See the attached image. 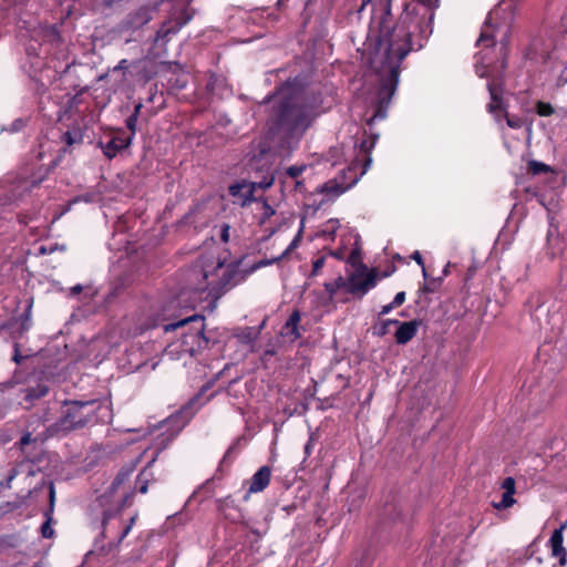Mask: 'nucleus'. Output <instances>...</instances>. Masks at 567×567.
<instances>
[{
	"instance_id": "47",
	"label": "nucleus",
	"mask_w": 567,
	"mask_h": 567,
	"mask_svg": "<svg viewBox=\"0 0 567 567\" xmlns=\"http://www.w3.org/2000/svg\"><path fill=\"white\" fill-rule=\"evenodd\" d=\"M559 82L567 83V65L565 66V69L563 70V72L559 76Z\"/></svg>"
},
{
	"instance_id": "54",
	"label": "nucleus",
	"mask_w": 567,
	"mask_h": 567,
	"mask_svg": "<svg viewBox=\"0 0 567 567\" xmlns=\"http://www.w3.org/2000/svg\"><path fill=\"white\" fill-rule=\"evenodd\" d=\"M249 166H250V169H251V171H256V173H257V172H258V169H259V167L257 166V164L255 163V161H251V163H250V165H249Z\"/></svg>"
},
{
	"instance_id": "11",
	"label": "nucleus",
	"mask_w": 567,
	"mask_h": 567,
	"mask_svg": "<svg viewBox=\"0 0 567 567\" xmlns=\"http://www.w3.org/2000/svg\"><path fill=\"white\" fill-rule=\"evenodd\" d=\"M192 18L193 14H190L187 9H183L177 17L164 21L156 32L154 44L165 47L171 41L172 37L176 35Z\"/></svg>"
},
{
	"instance_id": "58",
	"label": "nucleus",
	"mask_w": 567,
	"mask_h": 567,
	"mask_svg": "<svg viewBox=\"0 0 567 567\" xmlns=\"http://www.w3.org/2000/svg\"><path fill=\"white\" fill-rule=\"evenodd\" d=\"M171 422H172L171 420H166L165 422H163V423L161 424V427H168V425H169V423H171Z\"/></svg>"
},
{
	"instance_id": "59",
	"label": "nucleus",
	"mask_w": 567,
	"mask_h": 567,
	"mask_svg": "<svg viewBox=\"0 0 567 567\" xmlns=\"http://www.w3.org/2000/svg\"><path fill=\"white\" fill-rule=\"evenodd\" d=\"M391 258H392V261H393L394 259H399V260H401V256H400L399 254H392V255H391Z\"/></svg>"
},
{
	"instance_id": "26",
	"label": "nucleus",
	"mask_w": 567,
	"mask_h": 567,
	"mask_svg": "<svg viewBox=\"0 0 567 567\" xmlns=\"http://www.w3.org/2000/svg\"><path fill=\"white\" fill-rule=\"evenodd\" d=\"M47 520L41 526V535L44 538H51L54 535V529L51 526L52 517L49 512L45 513Z\"/></svg>"
},
{
	"instance_id": "23",
	"label": "nucleus",
	"mask_w": 567,
	"mask_h": 567,
	"mask_svg": "<svg viewBox=\"0 0 567 567\" xmlns=\"http://www.w3.org/2000/svg\"><path fill=\"white\" fill-rule=\"evenodd\" d=\"M49 389L47 385H38L37 388L29 389L25 399L29 401L40 399L48 393Z\"/></svg>"
},
{
	"instance_id": "13",
	"label": "nucleus",
	"mask_w": 567,
	"mask_h": 567,
	"mask_svg": "<svg viewBox=\"0 0 567 567\" xmlns=\"http://www.w3.org/2000/svg\"><path fill=\"white\" fill-rule=\"evenodd\" d=\"M301 313L298 309H295L285 324L281 327L280 334L293 342L301 338L303 329L300 327Z\"/></svg>"
},
{
	"instance_id": "60",
	"label": "nucleus",
	"mask_w": 567,
	"mask_h": 567,
	"mask_svg": "<svg viewBox=\"0 0 567 567\" xmlns=\"http://www.w3.org/2000/svg\"><path fill=\"white\" fill-rule=\"evenodd\" d=\"M384 13L390 14V2L386 3V6L384 8Z\"/></svg>"
},
{
	"instance_id": "18",
	"label": "nucleus",
	"mask_w": 567,
	"mask_h": 567,
	"mask_svg": "<svg viewBox=\"0 0 567 567\" xmlns=\"http://www.w3.org/2000/svg\"><path fill=\"white\" fill-rule=\"evenodd\" d=\"M318 190L322 194H326L330 198H334L343 194L346 188L337 182L330 181L320 186Z\"/></svg>"
},
{
	"instance_id": "7",
	"label": "nucleus",
	"mask_w": 567,
	"mask_h": 567,
	"mask_svg": "<svg viewBox=\"0 0 567 567\" xmlns=\"http://www.w3.org/2000/svg\"><path fill=\"white\" fill-rule=\"evenodd\" d=\"M389 105L390 85L384 82L371 104L372 115L367 118V125L370 130V137L362 140L359 144L360 152L364 155L369 154L375 145L379 135L373 132V125L377 122L384 121L386 118Z\"/></svg>"
},
{
	"instance_id": "62",
	"label": "nucleus",
	"mask_w": 567,
	"mask_h": 567,
	"mask_svg": "<svg viewBox=\"0 0 567 567\" xmlns=\"http://www.w3.org/2000/svg\"><path fill=\"white\" fill-rule=\"evenodd\" d=\"M158 452L155 454V456L148 462L147 466H151L155 460H156V456H157Z\"/></svg>"
},
{
	"instance_id": "46",
	"label": "nucleus",
	"mask_w": 567,
	"mask_h": 567,
	"mask_svg": "<svg viewBox=\"0 0 567 567\" xmlns=\"http://www.w3.org/2000/svg\"><path fill=\"white\" fill-rule=\"evenodd\" d=\"M22 359H23V357H22V355H20V353H19L18 344H16V346H14V355H13V361H14L16 363H20Z\"/></svg>"
},
{
	"instance_id": "12",
	"label": "nucleus",
	"mask_w": 567,
	"mask_h": 567,
	"mask_svg": "<svg viewBox=\"0 0 567 567\" xmlns=\"http://www.w3.org/2000/svg\"><path fill=\"white\" fill-rule=\"evenodd\" d=\"M567 527V522L563 523L558 528H556L549 540L548 545L551 549V555L559 559V565L565 566L567 563V551L563 545L564 543V530Z\"/></svg>"
},
{
	"instance_id": "61",
	"label": "nucleus",
	"mask_w": 567,
	"mask_h": 567,
	"mask_svg": "<svg viewBox=\"0 0 567 567\" xmlns=\"http://www.w3.org/2000/svg\"><path fill=\"white\" fill-rule=\"evenodd\" d=\"M449 267H450V264H447V265L444 267V269H443V275H444V276H447V274H449Z\"/></svg>"
},
{
	"instance_id": "29",
	"label": "nucleus",
	"mask_w": 567,
	"mask_h": 567,
	"mask_svg": "<svg viewBox=\"0 0 567 567\" xmlns=\"http://www.w3.org/2000/svg\"><path fill=\"white\" fill-rule=\"evenodd\" d=\"M306 169V165H292L286 169V175L292 179H296Z\"/></svg>"
},
{
	"instance_id": "43",
	"label": "nucleus",
	"mask_w": 567,
	"mask_h": 567,
	"mask_svg": "<svg viewBox=\"0 0 567 567\" xmlns=\"http://www.w3.org/2000/svg\"><path fill=\"white\" fill-rule=\"evenodd\" d=\"M31 327V319L29 315H25L21 321V332L29 330Z\"/></svg>"
},
{
	"instance_id": "35",
	"label": "nucleus",
	"mask_w": 567,
	"mask_h": 567,
	"mask_svg": "<svg viewBox=\"0 0 567 567\" xmlns=\"http://www.w3.org/2000/svg\"><path fill=\"white\" fill-rule=\"evenodd\" d=\"M502 488L504 492L515 494V480L511 476L506 477L502 483Z\"/></svg>"
},
{
	"instance_id": "21",
	"label": "nucleus",
	"mask_w": 567,
	"mask_h": 567,
	"mask_svg": "<svg viewBox=\"0 0 567 567\" xmlns=\"http://www.w3.org/2000/svg\"><path fill=\"white\" fill-rule=\"evenodd\" d=\"M441 284H442L441 277L431 278V279H429L426 277L424 285L420 288V290L422 292H427V293L435 292L440 288Z\"/></svg>"
},
{
	"instance_id": "14",
	"label": "nucleus",
	"mask_w": 567,
	"mask_h": 567,
	"mask_svg": "<svg viewBox=\"0 0 567 567\" xmlns=\"http://www.w3.org/2000/svg\"><path fill=\"white\" fill-rule=\"evenodd\" d=\"M392 324H398V329L394 334L396 342L399 344H405L415 337L419 330L420 322L417 320H411L405 322L392 320Z\"/></svg>"
},
{
	"instance_id": "50",
	"label": "nucleus",
	"mask_w": 567,
	"mask_h": 567,
	"mask_svg": "<svg viewBox=\"0 0 567 567\" xmlns=\"http://www.w3.org/2000/svg\"><path fill=\"white\" fill-rule=\"evenodd\" d=\"M142 109H143V104L142 103L135 104L134 112L132 114H136V116L138 117Z\"/></svg>"
},
{
	"instance_id": "10",
	"label": "nucleus",
	"mask_w": 567,
	"mask_h": 567,
	"mask_svg": "<svg viewBox=\"0 0 567 567\" xmlns=\"http://www.w3.org/2000/svg\"><path fill=\"white\" fill-rule=\"evenodd\" d=\"M491 102L487 104V111L494 116L496 122L501 121V115L504 113L506 123L511 128H520L524 121L518 116H509L503 101V90L494 82L487 83Z\"/></svg>"
},
{
	"instance_id": "40",
	"label": "nucleus",
	"mask_w": 567,
	"mask_h": 567,
	"mask_svg": "<svg viewBox=\"0 0 567 567\" xmlns=\"http://www.w3.org/2000/svg\"><path fill=\"white\" fill-rule=\"evenodd\" d=\"M229 230H230V226L228 224H223L221 231H220V239L223 243L229 241Z\"/></svg>"
},
{
	"instance_id": "41",
	"label": "nucleus",
	"mask_w": 567,
	"mask_h": 567,
	"mask_svg": "<svg viewBox=\"0 0 567 567\" xmlns=\"http://www.w3.org/2000/svg\"><path fill=\"white\" fill-rule=\"evenodd\" d=\"M313 445H315V440H313V436L310 435L307 443L305 444V454H306V457L310 456L311 452H312V449H313Z\"/></svg>"
},
{
	"instance_id": "30",
	"label": "nucleus",
	"mask_w": 567,
	"mask_h": 567,
	"mask_svg": "<svg viewBox=\"0 0 567 567\" xmlns=\"http://www.w3.org/2000/svg\"><path fill=\"white\" fill-rule=\"evenodd\" d=\"M227 507H228V502H227V501H225V502H223V503L220 504V506H219V511L223 513V515L225 516V518L230 519V520H233V522L237 520V518L240 516V515H239V511H238L237 508H235V507H234L233 509L236 512V514H233V513H229V514H228V513H226Z\"/></svg>"
},
{
	"instance_id": "53",
	"label": "nucleus",
	"mask_w": 567,
	"mask_h": 567,
	"mask_svg": "<svg viewBox=\"0 0 567 567\" xmlns=\"http://www.w3.org/2000/svg\"><path fill=\"white\" fill-rule=\"evenodd\" d=\"M296 189L297 190H302L303 189V183L300 182V181H296Z\"/></svg>"
},
{
	"instance_id": "55",
	"label": "nucleus",
	"mask_w": 567,
	"mask_h": 567,
	"mask_svg": "<svg viewBox=\"0 0 567 567\" xmlns=\"http://www.w3.org/2000/svg\"><path fill=\"white\" fill-rule=\"evenodd\" d=\"M50 501H51V505H53V501H54V489H53V487H51V489H50Z\"/></svg>"
},
{
	"instance_id": "19",
	"label": "nucleus",
	"mask_w": 567,
	"mask_h": 567,
	"mask_svg": "<svg viewBox=\"0 0 567 567\" xmlns=\"http://www.w3.org/2000/svg\"><path fill=\"white\" fill-rule=\"evenodd\" d=\"M288 254V249H286L280 256L278 257H275V258H270V259H261L257 262H255L254 265H251L247 270V274L248 276L251 275L252 272H255L256 270L262 268V267H266V266H270L275 262H278L280 261L281 259H284Z\"/></svg>"
},
{
	"instance_id": "17",
	"label": "nucleus",
	"mask_w": 567,
	"mask_h": 567,
	"mask_svg": "<svg viewBox=\"0 0 567 567\" xmlns=\"http://www.w3.org/2000/svg\"><path fill=\"white\" fill-rule=\"evenodd\" d=\"M152 20V10L148 7H142L135 12H132L127 18L130 28L137 29Z\"/></svg>"
},
{
	"instance_id": "37",
	"label": "nucleus",
	"mask_w": 567,
	"mask_h": 567,
	"mask_svg": "<svg viewBox=\"0 0 567 567\" xmlns=\"http://www.w3.org/2000/svg\"><path fill=\"white\" fill-rule=\"evenodd\" d=\"M134 520H135V517H132V518L130 519V523H128V524H126V525L123 527V529H122V532H121V534H120V536H118V538H117V543H121V542H122V540H123V539L128 535V533H130V530H131V528H132V526H133V524H134Z\"/></svg>"
},
{
	"instance_id": "48",
	"label": "nucleus",
	"mask_w": 567,
	"mask_h": 567,
	"mask_svg": "<svg viewBox=\"0 0 567 567\" xmlns=\"http://www.w3.org/2000/svg\"><path fill=\"white\" fill-rule=\"evenodd\" d=\"M382 48H383V54H384L385 59H389L390 58V43L385 44L383 42Z\"/></svg>"
},
{
	"instance_id": "64",
	"label": "nucleus",
	"mask_w": 567,
	"mask_h": 567,
	"mask_svg": "<svg viewBox=\"0 0 567 567\" xmlns=\"http://www.w3.org/2000/svg\"><path fill=\"white\" fill-rule=\"evenodd\" d=\"M223 266H224V264H223V262H218V265H217V267H216V270L223 269Z\"/></svg>"
},
{
	"instance_id": "57",
	"label": "nucleus",
	"mask_w": 567,
	"mask_h": 567,
	"mask_svg": "<svg viewBox=\"0 0 567 567\" xmlns=\"http://www.w3.org/2000/svg\"><path fill=\"white\" fill-rule=\"evenodd\" d=\"M39 252H40L41 255H45V254H48V252H49V250H48L44 246H42V247H40Z\"/></svg>"
},
{
	"instance_id": "25",
	"label": "nucleus",
	"mask_w": 567,
	"mask_h": 567,
	"mask_svg": "<svg viewBox=\"0 0 567 567\" xmlns=\"http://www.w3.org/2000/svg\"><path fill=\"white\" fill-rule=\"evenodd\" d=\"M63 142L66 145H69V146H72L73 144L81 143L82 142V134L79 133V132L68 131L63 135Z\"/></svg>"
},
{
	"instance_id": "31",
	"label": "nucleus",
	"mask_w": 567,
	"mask_h": 567,
	"mask_svg": "<svg viewBox=\"0 0 567 567\" xmlns=\"http://www.w3.org/2000/svg\"><path fill=\"white\" fill-rule=\"evenodd\" d=\"M128 474L127 473H118L117 476L114 478L111 485V493L114 494L117 488L127 480Z\"/></svg>"
},
{
	"instance_id": "9",
	"label": "nucleus",
	"mask_w": 567,
	"mask_h": 567,
	"mask_svg": "<svg viewBox=\"0 0 567 567\" xmlns=\"http://www.w3.org/2000/svg\"><path fill=\"white\" fill-rule=\"evenodd\" d=\"M240 261L231 262L223 270V275L218 282L208 284L205 287H198V290L208 291V295L215 299L220 298L228 290L241 284L248 277L247 270L239 269Z\"/></svg>"
},
{
	"instance_id": "6",
	"label": "nucleus",
	"mask_w": 567,
	"mask_h": 567,
	"mask_svg": "<svg viewBox=\"0 0 567 567\" xmlns=\"http://www.w3.org/2000/svg\"><path fill=\"white\" fill-rule=\"evenodd\" d=\"M101 408V403L91 401H64V410L61 416L47 432L50 436H63L68 433L84 427L92 421L93 413Z\"/></svg>"
},
{
	"instance_id": "1",
	"label": "nucleus",
	"mask_w": 567,
	"mask_h": 567,
	"mask_svg": "<svg viewBox=\"0 0 567 567\" xmlns=\"http://www.w3.org/2000/svg\"><path fill=\"white\" fill-rule=\"evenodd\" d=\"M269 100L274 103L271 130L289 144L298 143L315 118L313 103L290 83L279 87Z\"/></svg>"
},
{
	"instance_id": "38",
	"label": "nucleus",
	"mask_w": 567,
	"mask_h": 567,
	"mask_svg": "<svg viewBox=\"0 0 567 567\" xmlns=\"http://www.w3.org/2000/svg\"><path fill=\"white\" fill-rule=\"evenodd\" d=\"M412 258L417 262V265H420L422 267V274H423V277L424 279H426L427 277V272H426V269H425V266H424V262H423V258L420 254V251H414L412 254Z\"/></svg>"
},
{
	"instance_id": "2",
	"label": "nucleus",
	"mask_w": 567,
	"mask_h": 567,
	"mask_svg": "<svg viewBox=\"0 0 567 567\" xmlns=\"http://www.w3.org/2000/svg\"><path fill=\"white\" fill-rule=\"evenodd\" d=\"M440 0H405L392 27V56L401 62L411 51L421 50L432 34L434 10Z\"/></svg>"
},
{
	"instance_id": "5",
	"label": "nucleus",
	"mask_w": 567,
	"mask_h": 567,
	"mask_svg": "<svg viewBox=\"0 0 567 567\" xmlns=\"http://www.w3.org/2000/svg\"><path fill=\"white\" fill-rule=\"evenodd\" d=\"M183 327H186V330L181 339L171 342L165 348V354H177V347H184V352H187L189 357H194L209 347L210 341L205 334V318L203 316H190L177 322L168 323L164 329L165 331H174Z\"/></svg>"
},
{
	"instance_id": "27",
	"label": "nucleus",
	"mask_w": 567,
	"mask_h": 567,
	"mask_svg": "<svg viewBox=\"0 0 567 567\" xmlns=\"http://www.w3.org/2000/svg\"><path fill=\"white\" fill-rule=\"evenodd\" d=\"M536 112L539 116H549L554 113V107L549 103L538 102L536 104Z\"/></svg>"
},
{
	"instance_id": "22",
	"label": "nucleus",
	"mask_w": 567,
	"mask_h": 567,
	"mask_svg": "<svg viewBox=\"0 0 567 567\" xmlns=\"http://www.w3.org/2000/svg\"><path fill=\"white\" fill-rule=\"evenodd\" d=\"M515 503L514 494L504 492L499 502H494L493 506L497 509H505Z\"/></svg>"
},
{
	"instance_id": "52",
	"label": "nucleus",
	"mask_w": 567,
	"mask_h": 567,
	"mask_svg": "<svg viewBox=\"0 0 567 567\" xmlns=\"http://www.w3.org/2000/svg\"><path fill=\"white\" fill-rule=\"evenodd\" d=\"M388 312H390V305H385V306H383V307H382V310H381V312H380V315H385V313H388Z\"/></svg>"
},
{
	"instance_id": "34",
	"label": "nucleus",
	"mask_w": 567,
	"mask_h": 567,
	"mask_svg": "<svg viewBox=\"0 0 567 567\" xmlns=\"http://www.w3.org/2000/svg\"><path fill=\"white\" fill-rule=\"evenodd\" d=\"M391 78H392V96L394 95L395 93V90L398 87V84H399V81H400V70H399V64L396 65H392V74H391Z\"/></svg>"
},
{
	"instance_id": "39",
	"label": "nucleus",
	"mask_w": 567,
	"mask_h": 567,
	"mask_svg": "<svg viewBox=\"0 0 567 567\" xmlns=\"http://www.w3.org/2000/svg\"><path fill=\"white\" fill-rule=\"evenodd\" d=\"M405 300V292H398L392 299V308L401 306Z\"/></svg>"
},
{
	"instance_id": "63",
	"label": "nucleus",
	"mask_w": 567,
	"mask_h": 567,
	"mask_svg": "<svg viewBox=\"0 0 567 567\" xmlns=\"http://www.w3.org/2000/svg\"><path fill=\"white\" fill-rule=\"evenodd\" d=\"M81 290H82L81 286H75V287L73 288V291H74V292H80Z\"/></svg>"
},
{
	"instance_id": "36",
	"label": "nucleus",
	"mask_w": 567,
	"mask_h": 567,
	"mask_svg": "<svg viewBox=\"0 0 567 567\" xmlns=\"http://www.w3.org/2000/svg\"><path fill=\"white\" fill-rule=\"evenodd\" d=\"M18 475V470L17 468H12L9 473V475L7 476V478L4 480V482H1V486L4 487V488H10L11 487V483L12 481L17 477Z\"/></svg>"
},
{
	"instance_id": "49",
	"label": "nucleus",
	"mask_w": 567,
	"mask_h": 567,
	"mask_svg": "<svg viewBox=\"0 0 567 567\" xmlns=\"http://www.w3.org/2000/svg\"><path fill=\"white\" fill-rule=\"evenodd\" d=\"M30 441H31V434H30V433H27L25 435H23V436L21 437V444H22V445L28 444Z\"/></svg>"
},
{
	"instance_id": "4",
	"label": "nucleus",
	"mask_w": 567,
	"mask_h": 567,
	"mask_svg": "<svg viewBox=\"0 0 567 567\" xmlns=\"http://www.w3.org/2000/svg\"><path fill=\"white\" fill-rule=\"evenodd\" d=\"M331 256L346 260L348 277L339 276L333 281L324 284V289L330 297H333L340 289H346L349 293L362 297L377 285L375 270H369L362 261V248L358 238L348 255L344 249H338L331 252Z\"/></svg>"
},
{
	"instance_id": "44",
	"label": "nucleus",
	"mask_w": 567,
	"mask_h": 567,
	"mask_svg": "<svg viewBox=\"0 0 567 567\" xmlns=\"http://www.w3.org/2000/svg\"><path fill=\"white\" fill-rule=\"evenodd\" d=\"M128 66H130L128 61H127L126 59H123V60H121V61L117 63V65H116V66H114V69H113V70H114V71H120V70L125 71V70H127V69H128Z\"/></svg>"
},
{
	"instance_id": "20",
	"label": "nucleus",
	"mask_w": 567,
	"mask_h": 567,
	"mask_svg": "<svg viewBox=\"0 0 567 567\" xmlns=\"http://www.w3.org/2000/svg\"><path fill=\"white\" fill-rule=\"evenodd\" d=\"M390 320L389 319H379L377 323L372 327V333L374 336L383 337L389 332Z\"/></svg>"
},
{
	"instance_id": "45",
	"label": "nucleus",
	"mask_w": 567,
	"mask_h": 567,
	"mask_svg": "<svg viewBox=\"0 0 567 567\" xmlns=\"http://www.w3.org/2000/svg\"><path fill=\"white\" fill-rule=\"evenodd\" d=\"M111 518V514L109 513H105L104 514V517H103V522H102V525H103V533L106 535L109 533V529H107V522L109 519Z\"/></svg>"
},
{
	"instance_id": "32",
	"label": "nucleus",
	"mask_w": 567,
	"mask_h": 567,
	"mask_svg": "<svg viewBox=\"0 0 567 567\" xmlns=\"http://www.w3.org/2000/svg\"><path fill=\"white\" fill-rule=\"evenodd\" d=\"M137 118L138 117L136 116V114H131L125 121L126 127L130 131L128 136H132V138L134 137V135L136 133Z\"/></svg>"
},
{
	"instance_id": "42",
	"label": "nucleus",
	"mask_w": 567,
	"mask_h": 567,
	"mask_svg": "<svg viewBox=\"0 0 567 567\" xmlns=\"http://www.w3.org/2000/svg\"><path fill=\"white\" fill-rule=\"evenodd\" d=\"M176 352H177V354H166V355L173 360H181L185 355H187V352H184V347H177Z\"/></svg>"
},
{
	"instance_id": "3",
	"label": "nucleus",
	"mask_w": 567,
	"mask_h": 567,
	"mask_svg": "<svg viewBox=\"0 0 567 567\" xmlns=\"http://www.w3.org/2000/svg\"><path fill=\"white\" fill-rule=\"evenodd\" d=\"M515 18V3L513 0H503L489 11L481 30L476 45L482 50L476 54L475 72L480 78L487 76L493 66L489 53L496 45V37H499L501 69L506 68V55L509 43V32Z\"/></svg>"
},
{
	"instance_id": "33",
	"label": "nucleus",
	"mask_w": 567,
	"mask_h": 567,
	"mask_svg": "<svg viewBox=\"0 0 567 567\" xmlns=\"http://www.w3.org/2000/svg\"><path fill=\"white\" fill-rule=\"evenodd\" d=\"M145 471L146 470L142 471L137 476L138 492L142 494H145L148 487V480L144 477Z\"/></svg>"
},
{
	"instance_id": "8",
	"label": "nucleus",
	"mask_w": 567,
	"mask_h": 567,
	"mask_svg": "<svg viewBox=\"0 0 567 567\" xmlns=\"http://www.w3.org/2000/svg\"><path fill=\"white\" fill-rule=\"evenodd\" d=\"M274 182L275 176L268 168L266 174H264L260 179L256 178L251 182L244 179L241 182L235 183L229 186L228 192L229 195L234 198V204L246 206L252 202L256 187L267 189L274 184Z\"/></svg>"
},
{
	"instance_id": "16",
	"label": "nucleus",
	"mask_w": 567,
	"mask_h": 567,
	"mask_svg": "<svg viewBox=\"0 0 567 567\" xmlns=\"http://www.w3.org/2000/svg\"><path fill=\"white\" fill-rule=\"evenodd\" d=\"M271 470L269 466H261L251 477L249 493H258L264 491L270 482Z\"/></svg>"
},
{
	"instance_id": "28",
	"label": "nucleus",
	"mask_w": 567,
	"mask_h": 567,
	"mask_svg": "<svg viewBox=\"0 0 567 567\" xmlns=\"http://www.w3.org/2000/svg\"><path fill=\"white\" fill-rule=\"evenodd\" d=\"M326 264V256L318 257L312 261V269L310 272V277L318 276L320 270L323 268Z\"/></svg>"
},
{
	"instance_id": "56",
	"label": "nucleus",
	"mask_w": 567,
	"mask_h": 567,
	"mask_svg": "<svg viewBox=\"0 0 567 567\" xmlns=\"http://www.w3.org/2000/svg\"><path fill=\"white\" fill-rule=\"evenodd\" d=\"M176 434H177V431H176V432H174V433H171L168 436H166L165 441H167V442H168V441L173 440V439L175 437V435H176Z\"/></svg>"
},
{
	"instance_id": "24",
	"label": "nucleus",
	"mask_w": 567,
	"mask_h": 567,
	"mask_svg": "<svg viewBox=\"0 0 567 567\" xmlns=\"http://www.w3.org/2000/svg\"><path fill=\"white\" fill-rule=\"evenodd\" d=\"M28 124V118L18 117L8 127L3 128L9 133H18L22 131Z\"/></svg>"
},
{
	"instance_id": "15",
	"label": "nucleus",
	"mask_w": 567,
	"mask_h": 567,
	"mask_svg": "<svg viewBox=\"0 0 567 567\" xmlns=\"http://www.w3.org/2000/svg\"><path fill=\"white\" fill-rule=\"evenodd\" d=\"M132 143V136H115L111 138L107 143L102 144L103 154L112 159L114 158L118 152L127 148Z\"/></svg>"
},
{
	"instance_id": "51",
	"label": "nucleus",
	"mask_w": 567,
	"mask_h": 567,
	"mask_svg": "<svg viewBox=\"0 0 567 567\" xmlns=\"http://www.w3.org/2000/svg\"><path fill=\"white\" fill-rule=\"evenodd\" d=\"M297 241H298V238L296 237V238L290 243V245L288 246V248H287V249H288V252H289L293 247H296V246H297Z\"/></svg>"
}]
</instances>
